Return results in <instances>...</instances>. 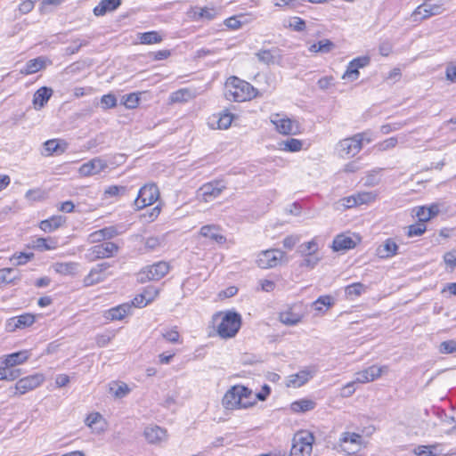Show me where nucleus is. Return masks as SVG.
Masks as SVG:
<instances>
[{
  "label": "nucleus",
  "instance_id": "obj_1",
  "mask_svg": "<svg viewBox=\"0 0 456 456\" xmlns=\"http://www.w3.org/2000/svg\"><path fill=\"white\" fill-rule=\"evenodd\" d=\"M224 95L228 101L242 102L254 98L256 91L248 82L231 77L225 83Z\"/></svg>",
  "mask_w": 456,
  "mask_h": 456
},
{
  "label": "nucleus",
  "instance_id": "obj_2",
  "mask_svg": "<svg viewBox=\"0 0 456 456\" xmlns=\"http://www.w3.org/2000/svg\"><path fill=\"white\" fill-rule=\"evenodd\" d=\"M252 391L244 386H233L224 395L222 403L225 409L248 408L254 404L249 401Z\"/></svg>",
  "mask_w": 456,
  "mask_h": 456
},
{
  "label": "nucleus",
  "instance_id": "obj_3",
  "mask_svg": "<svg viewBox=\"0 0 456 456\" xmlns=\"http://www.w3.org/2000/svg\"><path fill=\"white\" fill-rule=\"evenodd\" d=\"M221 317V322L217 326V334L222 338H231L236 336L240 329L241 315L235 311L219 312L214 319Z\"/></svg>",
  "mask_w": 456,
  "mask_h": 456
},
{
  "label": "nucleus",
  "instance_id": "obj_4",
  "mask_svg": "<svg viewBox=\"0 0 456 456\" xmlns=\"http://www.w3.org/2000/svg\"><path fill=\"white\" fill-rule=\"evenodd\" d=\"M366 133H358L352 137L340 140L337 144V151L341 158H352L358 154L362 148Z\"/></svg>",
  "mask_w": 456,
  "mask_h": 456
},
{
  "label": "nucleus",
  "instance_id": "obj_5",
  "mask_svg": "<svg viewBox=\"0 0 456 456\" xmlns=\"http://www.w3.org/2000/svg\"><path fill=\"white\" fill-rule=\"evenodd\" d=\"M314 436L307 431H301L293 438L290 456H310L313 451Z\"/></svg>",
  "mask_w": 456,
  "mask_h": 456
},
{
  "label": "nucleus",
  "instance_id": "obj_6",
  "mask_svg": "<svg viewBox=\"0 0 456 456\" xmlns=\"http://www.w3.org/2000/svg\"><path fill=\"white\" fill-rule=\"evenodd\" d=\"M118 251V246L116 243L105 241L88 248L85 257L88 262H94L98 259L111 257L116 255Z\"/></svg>",
  "mask_w": 456,
  "mask_h": 456
},
{
  "label": "nucleus",
  "instance_id": "obj_7",
  "mask_svg": "<svg viewBox=\"0 0 456 456\" xmlns=\"http://www.w3.org/2000/svg\"><path fill=\"white\" fill-rule=\"evenodd\" d=\"M433 0H425L411 13L413 21H421L435 15L441 14L444 11V2L440 0L438 3H433Z\"/></svg>",
  "mask_w": 456,
  "mask_h": 456
},
{
  "label": "nucleus",
  "instance_id": "obj_8",
  "mask_svg": "<svg viewBox=\"0 0 456 456\" xmlns=\"http://www.w3.org/2000/svg\"><path fill=\"white\" fill-rule=\"evenodd\" d=\"M169 272L167 262L159 261L143 268L138 274V281L142 283L149 281H159Z\"/></svg>",
  "mask_w": 456,
  "mask_h": 456
},
{
  "label": "nucleus",
  "instance_id": "obj_9",
  "mask_svg": "<svg viewBox=\"0 0 456 456\" xmlns=\"http://www.w3.org/2000/svg\"><path fill=\"white\" fill-rule=\"evenodd\" d=\"M159 197V191L156 184L148 183L143 185L138 192L134 200V206L136 209L144 208L147 206L152 205L158 200Z\"/></svg>",
  "mask_w": 456,
  "mask_h": 456
},
{
  "label": "nucleus",
  "instance_id": "obj_10",
  "mask_svg": "<svg viewBox=\"0 0 456 456\" xmlns=\"http://www.w3.org/2000/svg\"><path fill=\"white\" fill-rule=\"evenodd\" d=\"M270 120L275 126L276 130L281 134H296L299 131L298 123L286 115L274 113L271 115Z\"/></svg>",
  "mask_w": 456,
  "mask_h": 456
},
{
  "label": "nucleus",
  "instance_id": "obj_11",
  "mask_svg": "<svg viewBox=\"0 0 456 456\" xmlns=\"http://www.w3.org/2000/svg\"><path fill=\"white\" fill-rule=\"evenodd\" d=\"M225 188L226 186L223 181L215 180L200 186L197 191V196L201 200L208 202L217 198Z\"/></svg>",
  "mask_w": 456,
  "mask_h": 456
},
{
  "label": "nucleus",
  "instance_id": "obj_12",
  "mask_svg": "<svg viewBox=\"0 0 456 456\" xmlns=\"http://www.w3.org/2000/svg\"><path fill=\"white\" fill-rule=\"evenodd\" d=\"M284 252L280 249H267L259 253L256 264L262 269L276 267L284 257Z\"/></svg>",
  "mask_w": 456,
  "mask_h": 456
},
{
  "label": "nucleus",
  "instance_id": "obj_13",
  "mask_svg": "<svg viewBox=\"0 0 456 456\" xmlns=\"http://www.w3.org/2000/svg\"><path fill=\"white\" fill-rule=\"evenodd\" d=\"M35 322L36 316L34 314L25 313L7 319L4 328L7 332H15L18 330H24L32 326Z\"/></svg>",
  "mask_w": 456,
  "mask_h": 456
},
{
  "label": "nucleus",
  "instance_id": "obj_14",
  "mask_svg": "<svg viewBox=\"0 0 456 456\" xmlns=\"http://www.w3.org/2000/svg\"><path fill=\"white\" fill-rule=\"evenodd\" d=\"M45 380V377L43 374H33L28 377L20 379L16 385L15 388L19 392L20 395H24L27 392L33 390L39 387Z\"/></svg>",
  "mask_w": 456,
  "mask_h": 456
},
{
  "label": "nucleus",
  "instance_id": "obj_15",
  "mask_svg": "<svg viewBox=\"0 0 456 456\" xmlns=\"http://www.w3.org/2000/svg\"><path fill=\"white\" fill-rule=\"evenodd\" d=\"M110 267L109 263H101L96 265L91 269L89 273L84 278V285L86 287L93 286L94 284L103 281L107 275L105 272Z\"/></svg>",
  "mask_w": 456,
  "mask_h": 456
},
{
  "label": "nucleus",
  "instance_id": "obj_16",
  "mask_svg": "<svg viewBox=\"0 0 456 456\" xmlns=\"http://www.w3.org/2000/svg\"><path fill=\"white\" fill-rule=\"evenodd\" d=\"M108 167L107 162L101 158H94L83 164L79 167V174L82 176H91L98 175Z\"/></svg>",
  "mask_w": 456,
  "mask_h": 456
},
{
  "label": "nucleus",
  "instance_id": "obj_17",
  "mask_svg": "<svg viewBox=\"0 0 456 456\" xmlns=\"http://www.w3.org/2000/svg\"><path fill=\"white\" fill-rule=\"evenodd\" d=\"M257 60L265 65L280 64L282 60L281 50L278 47L261 49L256 53Z\"/></svg>",
  "mask_w": 456,
  "mask_h": 456
},
{
  "label": "nucleus",
  "instance_id": "obj_18",
  "mask_svg": "<svg viewBox=\"0 0 456 456\" xmlns=\"http://www.w3.org/2000/svg\"><path fill=\"white\" fill-rule=\"evenodd\" d=\"M233 120V115L228 110H223L220 113L213 114L208 118V126L212 129H227Z\"/></svg>",
  "mask_w": 456,
  "mask_h": 456
},
{
  "label": "nucleus",
  "instance_id": "obj_19",
  "mask_svg": "<svg viewBox=\"0 0 456 456\" xmlns=\"http://www.w3.org/2000/svg\"><path fill=\"white\" fill-rule=\"evenodd\" d=\"M145 439L150 444H159L167 439V430L159 426L146 427L143 432Z\"/></svg>",
  "mask_w": 456,
  "mask_h": 456
},
{
  "label": "nucleus",
  "instance_id": "obj_20",
  "mask_svg": "<svg viewBox=\"0 0 456 456\" xmlns=\"http://www.w3.org/2000/svg\"><path fill=\"white\" fill-rule=\"evenodd\" d=\"M132 305L129 303L121 304L103 313V317L108 321H120L131 314Z\"/></svg>",
  "mask_w": 456,
  "mask_h": 456
},
{
  "label": "nucleus",
  "instance_id": "obj_21",
  "mask_svg": "<svg viewBox=\"0 0 456 456\" xmlns=\"http://www.w3.org/2000/svg\"><path fill=\"white\" fill-rule=\"evenodd\" d=\"M384 367H378L372 365L365 370H362L355 374V381L357 383H368L379 378L383 372Z\"/></svg>",
  "mask_w": 456,
  "mask_h": 456
},
{
  "label": "nucleus",
  "instance_id": "obj_22",
  "mask_svg": "<svg viewBox=\"0 0 456 456\" xmlns=\"http://www.w3.org/2000/svg\"><path fill=\"white\" fill-rule=\"evenodd\" d=\"M302 319L303 315L300 313L296 312L295 306L289 307L279 314L280 322L288 326L297 325L302 321Z\"/></svg>",
  "mask_w": 456,
  "mask_h": 456
},
{
  "label": "nucleus",
  "instance_id": "obj_23",
  "mask_svg": "<svg viewBox=\"0 0 456 456\" xmlns=\"http://www.w3.org/2000/svg\"><path fill=\"white\" fill-rule=\"evenodd\" d=\"M219 232L220 227L215 224H208L200 228V234L203 237L209 238L217 244H224L226 241V238Z\"/></svg>",
  "mask_w": 456,
  "mask_h": 456
},
{
  "label": "nucleus",
  "instance_id": "obj_24",
  "mask_svg": "<svg viewBox=\"0 0 456 456\" xmlns=\"http://www.w3.org/2000/svg\"><path fill=\"white\" fill-rule=\"evenodd\" d=\"M122 0H101L96 5L93 12L95 16H103L109 12L117 10L121 5Z\"/></svg>",
  "mask_w": 456,
  "mask_h": 456
},
{
  "label": "nucleus",
  "instance_id": "obj_25",
  "mask_svg": "<svg viewBox=\"0 0 456 456\" xmlns=\"http://www.w3.org/2000/svg\"><path fill=\"white\" fill-rule=\"evenodd\" d=\"M398 246L395 241L389 238L387 239L383 244L379 245L377 248V255L380 258H389L397 254Z\"/></svg>",
  "mask_w": 456,
  "mask_h": 456
},
{
  "label": "nucleus",
  "instance_id": "obj_26",
  "mask_svg": "<svg viewBox=\"0 0 456 456\" xmlns=\"http://www.w3.org/2000/svg\"><path fill=\"white\" fill-rule=\"evenodd\" d=\"M53 94V90L50 87L42 86L36 91L33 97V104L36 110L42 109L49 101Z\"/></svg>",
  "mask_w": 456,
  "mask_h": 456
},
{
  "label": "nucleus",
  "instance_id": "obj_27",
  "mask_svg": "<svg viewBox=\"0 0 456 456\" xmlns=\"http://www.w3.org/2000/svg\"><path fill=\"white\" fill-rule=\"evenodd\" d=\"M356 246L355 241L347 235L338 234L332 242V248L334 251H343L354 248Z\"/></svg>",
  "mask_w": 456,
  "mask_h": 456
},
{
  "label": "nucleus",
  "instance_id": "obj_28",
  "mask_svg": "<svg viewBox=\"0 0 456 456\" xmlns=\"http://www.w3.org/2000/svg\"><path fill=\"white\" fill-rule=\"evenodd\" d=\"M314 375V371L303 370L296 374L290 375L288 382L289 387H299L305 385Z\"/></svg>",
  "mask_w": 456,
  "mask_h": 456
},
{
  "label": "nucleus",
  "instance_id": "obj_29",
  "mask_svg": "<svg viewBox=\"0 0 456 456\" xmlns=\"http://www.w3.org/2000/svg\"><path fill=\"white\" fill-rule=\"evenodd\" d=\"M66 222L63 216H53L48 219L43 220L39 224V227L45 232H52L61 227Z\"/></svg>",
  "mask_w": 456,
  "mask_h": 456
},
{
  "label": "nucleus",
  "instance_id": "obj_30",
  "mask_svg": "<svg viewBox=\"0 0 456 456\" xmlns=\"http://www.w3.org/2000/svg\"><path fill=\"white\" fill-rule=\"evenodd\" d=\"M45 68V58L39 56L29 60L20 70L22 75H31Z\"/></svg>",
  "mask_w": 456,
  "mask_h": 456
},
{
  "label": "nucleus",
  "instance_id": "obj_31",
  "mask_svg": "<svg viewBox=\"0 0 456 456\" xmlns=\"http://www.w3.org/2000/svg\"><path fill=\"white\" fill-rule=\"evenodd\" d=\"M439 213L438 205L433 204L429 207H419L416 211V216L419 222L426 223Z\"/></svg>",
  "mask_w": 456,
  "mask_h": 456
},
{
  "label": "nucleus",
  "instance_id": "obj_32",
  "mask_svg": "<svg viewBox=\"0 0 456 456\" xmlns=\"http://www.w3.org/2000/svg\"><path fill=\"white\" fill-rule=\"evenodd\" d=\"M79 264L76 262H58L53 265V270L61 275H75Z\"/></svg>",
  "mask_w": 456,
  "mask_h": 456
},
{
  "label": "nucleus",
  "instance_id": "obj_33",
  "mask_svg": "<svg viewBox=\"0 0 456 456\" xmlns=\"http://www.w3.org/2000/svg\"><path fill=\"white\" fill-rule=\"evenodd\" d=\"M28 351L12 353L6 356L3 363L6 365V367H14L26 362L28 359Z\"/></svg>",
  "mask_w": 456,
  "mask_h": 456
},
{
  "label": "nucleus",
  "instance_id": "obj_34",
  "mask_svg": "<svg viewBox=\"0 0 456 456\" xmlns=\"http://www.w3.org/2000/svg\"><path fill=\"white\" fill-rule=\"evenodd\" d=\"M65 151V147H61L58 140H48L44 143L42 154L44 156H51L53 154H61Z\"/></svg>",
  "mask_w": 456,
  "mask_h": 456
},
{
  "label": "nucleus",
  "instance_id": "obj_35",
  "mask_svg": "<svg viewBox=\"0 0 456 456\" xmlns=\"http://www.w3.org/2000/svg\"><path fill=\"white\" fill-rule=\"evenodd\" d=\"M335 48V45L330 39L320 40L318 43L313 44L309 47L311 53H330Z\"/></svg>",
  "mask_w": 456,
  "mask_h": 456
},
{
  "label": "nucleus",
  "instance_id": "obj_36",
  "mask_svg": "<svg viewBox=\"0 0 456 456\" xmlns=\"http://www.w3.org/2000/svg\"><path fill=\"white\" fill-rule=\"evenodd\" d=\"M334 305V298L330 295H324L319 297L314 303L313 307L318 313H324L326 309L331 307Z\"/></svg>",
  "mask_w": 456,
  "mask_h": 456
},
{
  "label": "nucleus",
  "instance_id": "obj_37",
  "mask_svg": "<svg viewBox=\"0 0 456 456\" xmlns=\"http://www.w3.org/2000/svg\"><path fill=\"white\" fill-rule=\"evenodd\" d=\"M316 403L310 399H301L292 403L291 409L295 412H305L313 410Z\"/></svg>",
  "mask_w": 456,
  "mask_h": 456
},
{
  "label": "nucleus",
  "instance_id": "obj_38",
  "mask_svg": "<svg viewBox=\"0 0 456 456\" xmlns=\"http://www.w3.org/2000/svg\"><path fill=\"white\" fill-rule=\"evenodd\" d=\"M139 39L141 44L151 45L160 43L163 40V37L159 35L158 31H148L141 33L139 35Z\"/></svg>",
  "mask_w": 456,
  "mask_h": 456
},
{
  "label": "nucleus",
  "instance_id": "obj_39",
  "mask_svg": "<svg viewBox=\"0 0 456 456\" xmlns=\"http://www.w3.org/2000/svg\"><path fill=\"white\" fill-rule=\"evenodd\" d=\"M57 242L51 238H37L34 240V248L39 250H50L56 248Z\"/></svg>",
  "mask_w": 456,
  "mask_h": 456
},
{
  "label": "nucleus",
  "instance_id": "obj_40",
  "mask_svg": "<svg viewBox=\"0 0 456 456\" xmlns=\"http://www.w3.org/2000/svg\"><path fill=\"white\" fill-rule=\"evenodd\" d=\"M16 271L12 268L0 269V284L14 283L19 278L14 275Z\"/></svg>",
  "mask_w": 456,
  "mask_h": 456
},
{
  "label": "nucleus",
  "instance_id": "obj_41",
  "mask_svg": "<svg viewBox=\"0 0 456 456\" xmlns=\"http://www.w3.org/2000/svg\"><path fill=\"white\" fill-rule=\"evenodd\" d=\"M366 290V286L361 282L350 284L346 287L345 292L347 297H359Z\"/></svg>",
  "mask_w": 456,
  "mask_h": 456
},
{
  "label": "nucleus",
  "instance_id": "obj_42",
  "mask_svg": "<svg viewBox=\"0 0 456 456\" xmlns=\"http://www.w3.org/2000/svg\"><path fill=\"white\" fill-rule=\"evenodd\" d=\"M283 150L290 152L299 151L302 149V141L296 138H289L282 142Z\"/></svg>",
  "mask_w": 456,
  "mask_h": 456
},
{
  "label": "nucleus",
  "instance_id": "obj_43",
  "mask_svg": "<svg viewBox=\"0 0 456 456\" xmlns=\"http://www.w3.org/2000/svg\"><path fill=\"white\" fill-rule=\"evenodd\" d=\"M217 12L214 8H200L199 11L194 12V18L195 19H206L208 20H211L215 19L216 16Z\"/></svg>",
  "mask_w": 456,
  "mask_h": 456
},
{
  "label": "nucleus",
  "instance_id": "obj_44",
  "mask_svg": "<svg viewBox=\"0 0 456 456\" xmlns=\"http://www.w3.org/2000/svg\"><path fill=\"white\" fill-rule=\"evenodd\" d=\"M362 442V436L356 433H351V432H344L342 433L339 443L340 444H346V443H351L355 444H360Z\"/></svg>",
  "mask_w": 456,
  "mask_h": 456
},
{
  "label": "nucleus",
  "instance_id": "obj_45",
  "mask_svg": "<svg viewBox=\"0 0 456 456\" xmlns=\"http://www.w3.org/2000/svg\"><path fill=\"white\" fill-rule=\"evenodd\" d=\"M126 192V187L122 185H111L104 191L105 198L119 197Z\"/></svg>",
  "mask_w": 456,
  "mask_h": 456
},
{
  "label": "nucleus",
  "instance_id": "obj_46",
  "mask_svg": "<svg viewBox=\"0 0 456 456\" xmlns=\"http://www.w3.org/2000/svg\"><path fill=\"white\" fill-rule=\"evenodd\" d=\"M359 69L350 61L347 65L346 70L342 76V78L354 81L359 77Z\"/></svg>",
  "mask_w": 456,
  "mask_h": 456
},
{
  "label": "nucleus",
  "instance_id": "obj_47",
  "mask_svg": "<svg viewBox=\"0 0 456 456\" xmlns=\"http://www.w3.org/2000/svg\"><path fill=\"white\" fill-rule=\"evenodd\" d=\"M426 224L424 222H419L415 224L408 226L407 235L409 237L420 236L426 232Z\"/></svg>",
  "mask_w": 456,
  "mask_h": 456
},
{
  "label": "nucleus",
  "instance_id": "obj_48",
  "mask_svg": "<svg viewBox=\"0 0 456 456\" xmlns=\"http://www.w3.org/2000/svg\"><path fill=\"white\" fill-rule=\"evenodd\" d=\"M162 337L165 340L170 343H178L180 339V334L177 330V327H174L170 330H164L162 332Z\"/></svg>",
  "mask_w": 456,
  "mask_h": 456
},
{
  "label": "nucleus",
  "instance_id": "obj_49",
  "mask_svg": "<svg viewBox=\"0 0 456 456\" xmlns=\"http://www.w3.org/2000/svg\"><path fill=\"white\" fill-rule=\"evenodd\" d=\"M101 105L104 110L111 109L117 106V98L112 94H104L101 98Z\"/></svg>",
  "mask_w": 456,
  "mask_h": 456
},
{
  "label": "nucleus",
  "instance_id": "obj_50",
  "mask_svg": "<svg viewBox=\"0 0 456 456\" xmlns=\"http://www.w3.org/2000/svg\"><path fill=\"white\" fill-rule=\"evenodd\" d=\"M318 249V245L314 240L303 243L299 246V252L302 255L314 254Z\"/></svg>",
  "mask_w": 456,
  "mask_h": 456
},
{
  "label": "nucleus",
  "instance_id": "obj_51",
  "mask_svg": "<svg viewBox=\"0 0 456 456\" xmlns=\"http://www.w3.org/2000/svg\"><path fill=\"white\" fill-rule=\"evenodd\" d=\"M439 352L441 354H453L456 353V341L446 340L440 344Z\"/></svg>",
  "mask_w": 456,
  "mask_h": 456
},
{
  "label": "nucleus",
  "instance_id": "obj_52",
  "mask_svg": "<svg viewBox=\"0 0 456 456\" xmlns=\"http://www.w3.org/2000/svg\"><path fill=\"white\" fill-rule=\"evenodd\" d=\"M355 196L358 205L368 204L370 202L374 201L376 199V195L374 193L366 191L359 192L355 194Z\"/></svg>",
  "mask_w": 456,
  "mask_h": 456
},
{
  "label": "nucleus",
  "instance_id": "obj_53",
  "mask_svg": "<svg viewBox=\"0 0 456 456\" xmlns=\"http://www.w3.org/2000/svg\"><path fill=\"white\" fill-rule=\"evenodd\" d=\"M34 256L33 253H20L19 255H13L11 257V261H16L14 265H21L28 262Z\"/></svg>",
  "mask_w": 456,
  "mask_h": 456
},
{
  "label": "nucleus",
  "instance_id": "obj_54",
  "mask_svg": "<svg viewBox=\"0 0 456 456\" xmlns=\"http://www.w3.org/2000/svg\"><path fill=\"white\" fill-rule=\"evenodd\" d=\"M305 258L300 264V266L302 267H307V268H314L319 262L320 258L314 254H307L304 255Z\"/></svg>",
  "mask_w": 456,
  "mask_h": 456
},
{
  "label": "nucleus",
  "instance_id": "obj_55",
  "mask_svg": "<svg viewBox=\"0 0 456 456\" xmlns=\"http://www.w3.org/2000/svg\"><path fill=\"white\" fill-rule=\"evenodd\" d=\"M116 387L117 388L110 387V391H112L113 395L118 398H122L130 392V388L125 383H122L121 385H116Z\"/></svg>",
  "mask_w": 456,
  "mask_h": 456
},
{
  "label": "nucleus",
  "instance_id": "obj_56",
  "mask_svg": "<svg viewBox=\"0 0 456 456\" xmlns=\"http://www.w3.org/2000/svg\"><path fill=\"white\" fill-rule=\"evenodd\" d=\"M87 42L86 40L76 39L72 42V45L65 49L67 54H74L77 53L83 45H86Z\"/></svg>",
  "mask_w": 456,
  "mask_h": 456
},
{
  "label": "nucleus",
  "instance_id": "obj_57",
  "mask_svg": "<svg viewBox=\"0 0 456 456\" xmlns=\"http://www.w3.org/2000/svg\"><path fill=\"white\" fill-rule=\"evenodd\" d=\"M159 289L153 286L146 287L142 293V295H145V299L149 302H152L159 295Z\"/></svg>",
  "mask_w": 456,
  "mask_h": 456
},
{
  "label": "nucleus",
  "instance_id": "obj_58",
  "mask_svg": "<svg viewBox=\"0 0 456 456\" xmlns=\"http://www.w3.org/2000/svg\"><path fill=\"white\" fill-rule=\"evenodd\" d=\"M289 27L300 32L305 29V21L299 17H294L289 22Z\"/></svg>",
  "mask_w": 456,
  "mask_h": 456
},
{
  "label": "nucleus",
  "instance_id": "obj_59",
  "mask_svg": "<svg viewBox=\"0 0 456 456\" xmlns=\"http://www.w3.org/2000/svg\"><path fill=\"white\" fill-rule=\"evenodd\" d=\"M124 99V105L128 109H134L137 107L139 103V98L134 94L126 95Z\"/></svg>",
  "mask_w": 456,
  "mask_h": 456
},
{
  "label": "nucleus",
  "instance_id": "obj_60",
  "mask_svg": "<svg viewBox=\"0 0 456 456\" xmlns=\"http://www.w3.org/2000/svg\"><path fill=\"white\" fill-rule=\"evenodd\" d=\"M396 144H397V139L395 137H390V138L386 139L385 141L379 142L378 144V148L379 151H387L389 149L395 147Z\"/></svg>",
  "mask_w": 456,
  "mask_h": 456
},
{
  "label": "nucleus",
  "instance_id": "obj_61",
  "mask_svg": "<svg viewBox=\"0 0 456 456\" xmlns=\"http://www.w3.org/2000/svg\"><path fill=\"white\" fill-rule=\"evenodd\" d=\"M100 230L104 240L112 239L118 234L115 226H108Z\"/></svg>",
  "mask_w": 456,
  "mask_h": 456
},
{
  "label": "nucleus",
  "instance_id": "obj_62",
  "mask_svg": "<svg viewBox=\"0 0 456 456\" xmlns=\"http://www.w3.org/2000/svg\"><path fill=\"white\" fill-rule=\"evenodd\" d=\"M145 295H142V293L140 295H137L131 302V305H132V308L133 307H139V308H142V307H144L146 306L149 302L147 301V299H145Z\"/></svg>",
  "mask_w": 456,
  "mask_h": 456
},
{
  "label": "nucleus",
  "instance_id": "obj_63",
  "mask_svg": "<svg viewBox=\"0 0 456 456\" xmlns=\"http://www.w3.org/2000/svg\"><path fill=\"white\" fill-rule=\"evenodd\" d=\"M25 198L28 200H40L43 199V192L39 189L28 190L25 194Z\"/></svg>",
  "mask_w": 456,
  "mask_h": 456
},
{
  "label": "nucleus",
  "instance_id": "obj_64",
  "mask_svg": "<svg viewBox=\"0 0 456 456\" xmlns=\"http://www.w3.org/2000/svg\"><path fill=\"white\" fill-rule=\"evenodd\" d=\"M444 260L448 266L454 268L456 266V250L445 253Z\"/></svg>",
  "mask_w": 456,
  "mask_h": 456
}]
</instances>
